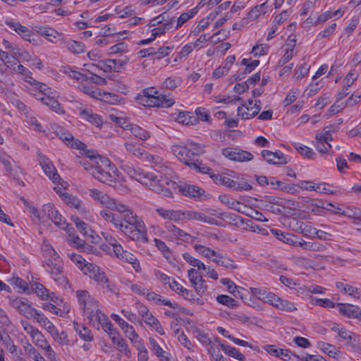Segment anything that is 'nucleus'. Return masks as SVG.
<instances>
[{
  "instance_id": "nucleus-49",
  "label": "nucleus",
  "mask_w": 361,
  "mask_h": 361,
  "mask_svg": "<svg viewBox=\"0 0 361 361\" xmlns=\"http://www.w3.org/2000/svg\"><path fill=\"white\" fill-rule=\"evenodd\" d=\"M267 11V4L266 3H263L260 5L255 6L251 11H249L247 16L250 19H256L259 16L265 14Z\"/></svg>"
},
{
  "instance_id": "nucleus-24",
  "label": "nucleus",
  "mask_w": 361,
  "mask_h": 361,
  "mask_svg": "<svg viewBox=\"0 0 361 361\" xmlns=\"http://www.w3.org/2000/svg\"><path fill=\"white\" fill-rule=\"evenodd\" d=\"M156 211L160 216L165 219H169L174 221H182L183 210H169L164 208H158Z\"/></svg>"
},
{
  "instance_id": "nucleus-20",
  "label": "nucleus",
  "mask_w": 361,
  "mask_h": 361,
  "mask_svg": "<svg viewBox=\"0 0 361 361\" xmlns=\"http://www.w3.org/2000/svg\"><path fill=\"white\" fill-rule=\"evenodd\" d=\"M271 232L279 240L295 247L298 246V243L300 238L291 233H283L278 229H271Z\"/></svg>"
},
{
  "instance_id": "nucleus-16",
  "label": "nucleus",
  "mask_w": 361,
  "mask_h": 361,
  "mask_svg": "<svg viewBox=\"0 0 361 361\" xmlns=\"http://www.w3.org/2000/svg\"><path fill=\"white\" fill-rule=\"evenodd\" d=\"M6 24L13 30L18 33L25 40L32 42L35 41L34 39H31V37L34 35L32 31L25 26L22 25L18 22H14L12 20H6Z\"/></svg>"
},
{
  "instance_id": "nucleus-47",
  "label": "nucleus",
  "mask_w": 361,
  "mask_h": 361,
  "mask_svg": "<svg viewBox=\"0 0 361 361\" xmlns=\"http://www.w3.org/2000/svg\"><path fill=\"white\" fill-rule=\"evenodd\" d=\"M250 290L253 295H255L259 300H260L264 302L268 303L269 299L271 298L272 293L267 292L264 290L257 288H251Z\"/></svg>"
},
{
  "instance_id": "nucleus-6",
  "label": "nucleus",
  "mask_w": 361,
  "mask_h": 361,
  "mask_svg": "<svg viewBox=\"0 0 361 361\" xmlns=\"http://www.w3.org/2000/svg\"><path fill=\"white\" fill-rule=\"evenodd\" d=\"M173 184V183L168 178L154 174V177L149 181L148 187L158 193H162L164 196L170 197L172 192L169 187Z\"/></svg>"
},
{
  "instance_id": "nucleus-45",
  "label": "nucleus",
  "mask_w": 361,
  "mask_h": 361,
  "mask_svg": "<svg viewBox=\"0 0 361 361\" xmlns=\"http://www.w3.org/2000/svg\"><path fill=\"white\" fill-rule=\"evenodd\" d=\"M194 249L200 255H201L208 259L212 258V257H215V256L216 255V253H217V252H216L215 250H214L208 247H205L204 245H200V244H195Z\"/></svg>"
},
{
  "instance_id": "nucleus-32",
  "label": "nucleus",
  "mask_w": 361,
  "mask_h": 361,
  "mask_svg": "<svg viewBox=\"0 0 361 361\" xmlns=\"http://www.w3.org/2000/svg\"><path fill=\"white\" fill-rule=\"evenodd\" d=\"M40 102L44 105L49 106L50 109L58 114H61L64 113V111L61 106V104L56 99L54 98V97L47 95L46 97L40 98Z\"/></svg>"
},
{
  "instance_id": "nucleus-14",
  "label": "nucleus",
  "mask_w": 361,
  "mask_h": 361,
  "mask_svg": "<svg viewBox=\"0 0 361 361\" xmlns=\"http://www.w3.org/2000/svg\"><path fill=\"white\" fill-rule=\"evenodd\" d=\"M62 200L64 201V202L70 206L71 207H73L77 211L81 214H86L87 211L86 209V207L83 203V202L79 199L78 197L69 194L68 192H63L61 195Z\"/></svg>"
},
{
  "instance_id": "nucleus-15",
  "label": "nucleus",
  "mask_w": 361,
  "mask_h": 361,
  "mask_svg": "<svg viewBox=\"0 0 361 361\" xmlns=\"http://www.w3.org/2000/svg\"><path fill=\"white\" fill-rule=\"evenodd\" d=\"M337 308L341 315L348 318L360 319L361 317V309L358 306L349 303H337Z\"/></svg>"
},
{
  "instance_id": "nucleus-4",
  "label": "nucleus",
  "mask_w": 361,
  "mask_h": 361,
  "mask_svg": "<svg viewBox=\"0 0 361 361\" xmlns=\"http://www.w3.org/2000/svg\"><path fill=\"white\" fill-rule=\"evenodd\" d=\"M173 154L180 161L188 166L190 168L197 161L200 154L203 153V149H200L196 143L192 142L190 147L173 145L171 147Z\"/></svg>"
},
{
  "instance_id": "nucleus-46",
  "label": "nucleus",
  "mask_w": 361,
  "mask_h": 361,
  "mask_svg": "<svg viewBox=\"0 0 361 361\" xmlns=\"http://www.w3.org/2000/svg\"><path fill=\"white\" fill-rule=\"evenodd\" d=\"M78 163L84 168L85 171H89L92 175L94 172V166L97 164V157L92 159L82 158L79 159Z\"/></svg>"
},
{
  "instance_id": "nucleus-27",
  "label": "nucleus",
  "mask_w": 361,
  "mask_h": 361,
  "mask_svg": "<svg viewBox=\"0 0 361 361\" xmlns=\"http://www.w3.org/2000/svg\"><path fill=\"white\" fill-rule=\"evenodd\" d=\"M123 128L129 130L135 137L142 140H146L150 137L149 133L147 130L137 125L127 124L126 126H123Z\"/></svg>"
},
{
  "instance_id": "nucleus-42",
  "label": "nucleus",
  "mask_w": 361,
  "mask_h": 361,
  "mask_svg": "<svg viewBox=\"0 0 361 361\" xmlns=\"http://www.w3.org/2000/svg\"><path fill=\"white\" fill-rule=\"evenodd\" d=\"M120 259L132 264L135 271L138 272L140 270V266L138 260L135 255L130 252L126 251L123 255L120 257Z\"/></svg>"
},
{
  "instance_id": "nucleus-10",
  "label": "nucleus",
  "mask_w": 361,
  "mask_h": 361,
  "mask_svg": "<svg viewBox=\"0 0 361 361\" xmlns=\"http://www.w3.org/2000/svg\"><path fill=\"white\" fill-rule=\"evenodd\" d=\"M11 304L13 307L27 319H32L34 314H36V309L32 307L31 303L25 298H16Z\"/></svg>"
},
{
  "instance_id": "nucleus-59",
  "label": "nucleus",
  "mask_w": 361,
  "mask_h": 361,
  "mask_svg": "<svg viewBox=\"0 0 361 361\" xmlns=\"http://www.w3.org/2000/svg\"><path fill=\"white\" fill-rule=\"evenodd\" d=\"M217 302L226 305L228 307H234L237 306L236 302L234 299L226 295H219L216 298Z\"/></svg>"
},
{
  "instance_id": "nucleus-60",
  "label": "nucleus",
  "mask_w": 361,
  "mask_h": 361,
  "mask_svg": "<svg viewBox=\"0 0 361 361\" xmlns=\"http://www.w3.org/2000/svg\"><path fill=\"white\" fill-rule=\"evenodd\" d=\"M192 166V167H191L190 169L196 171L197 172L212 175V169L209 166H206L205 164H202V161H200L198 159Z\"/></svg>"
},
{
  "instance_id": "nucleus-25",
  "label": "nucleus",
  "mask_w": 361,
  "mask_h": 361,
  "mask_svg": "<svg viewBox=\"0 0 361 361\" xmlns=\"http://www.w3.org/2000/svg\"><path fill=\"white\" fill-rule=\"evenodd\" d=\"M111 334V335L110 338L116 345V349L129 357L130 354V349L125 340L121 336L120 334L118 331H114Z\"/></svg>"
},
{
  "instance_id": "nucleus-12",
  "label": "nucleus",
  "mask_w": 361,
  "mask_h": 361,
  "mask_svg": "<svg viewBox=\"0 0 361 361\" xmlns=\"http://www.w3.org/2000/svg\"><path fill=\"white\" fill-rule=\"evenodd\" d=\"M38 161L44 172L54 182H58L61 178L52 162L47 157L39 154Z\"/></svg>"
},
{
  "instance_id": "nucleus-44",
  "label": "nucleus",
  "mask_w": 361,
  "mask_h": 361,
  "mask_svg": "<svg viewBox=\"0 0 361 361\" xmlns=\"http://www.w3.org/2000/svg\"><path fill=\"white\" fill-rule=\"evenodd\" d=\"M262 202L267 203L266 204L268 205L276 204L282 207H285L286 203H288V204L290 203V201L286 200L281 197L273 195L265 196Z\"/></svg>"
},
{
  "instance_id": "nucleus-23",
  "label": "nucleus",
  "mask_w": 361,
  "mask_h": 361,
  "mask_svg": "<svg viewBox=\"0 0 361 361\" xmlns=\"http://www.w3.org/2000/svg\"><path fill=\"white\" fill-rule=\"evenodd\" d=\"M144 159L152 163V166L159 173H164L168 169V166L164 162L163 159L157 155H152L147 152Z\"/></svg>"
},
{
  "instance_id": "nucleus-41",
  "label": "nucleus",
  "mask_w": 361,
  "mask_h": 361,
  "mask_svg": "<svg viewBox=\"0 0 361 361\" xmlns=\"http://www.w3.org/2000/svg\"><path fill=\"white\" fill-rule=\"evenodd\" d=\"M81 115L83 119L97 126H99L102 123L100 117L97 114H93L92 111L83 110Z\"/></svg>"
},
{
  "instance_id": "nucleus-9",
  "label": "nucleus",
  "mask_w": 361,
  "mask_h": 361,
  "mask_svg": "<svg viewBox=\"0 0 361 361\" xmlns=\"http://www.w3.org/2000/svg\"><path fill=\"white\" fill-rule=\"evenodd\" d=\"M89 195L99 204L105 206L109 209H114L116 207L117 202L116 200L110 197L106 193L95 188L88 190Z\"/></svg>"
},
{
  "instance_id": "nucleus-64",
  "label": "nucleus",
  "mask_w": 361,
  "mask_h": 361,
  "mask_svg": "<svg viewBox=\"0 0 361 361\" xmlns=\"http://www.w3.org/2000/svg\"><path fill=\"white\" fill-rule=\"evenodd\" d=\"M209 353L215 361H228L221 353L219 349L211 345L208 350Z\"/></svg>"
},
{
  "instance_id": "nucleus-26",
  "label": "nucleus",
  "mask_w": 361,
  "mask_h": 361,
  "mask_svg": "<svg viewBox=\"0 0 361 361\" xmlns=\"http://www.w3.org/2000/svg\"><path fill=\"white\" fill-rule=\"evenodd\" d=\"M212 261L216 264L228 269H238V265L235 263L233 259L219 252L216 253V255L212 259Z\"/></svg>"
},
{
  "instance_id": "nucleus-56",
  "label": "nucleus",
  "mask_w": 361,
  "mask_h": 361,
  "mask_svg": "<svg viewBox=\"0 0 361 361\" xmlns=\"http://www.w3.org/2000/svg\"><path fill=\"white\" fill-rule=\"evenodd\" d=\"M172 25V22H166L161 26L158 27H155L152 30V39H155V38L159 36L166 33L167 30H169Z\"/></svg>"
},
{
  "instance_id": "nucleus-35",
  "label": "nucleus",
  "mask_w": 361,
  "mask_h": 361,
  "mask_svg": "<svg viewBox=\"0 0 361 361\" xmlns=\"http://www.w3.org/2000/svg\"><path fill=\"white\" fill-rule=\"evenodd\" d=\"M221 350L227 354L228 356L232 357L240 361H244L245 360V355H243L238 349L231 347L230 345L220 343Z\"/></svg>"
},
{
  "instance_id": "nucleus-43",
  "label": "nucleus",
  "mask_w": 361,
  "mask_h": 361,
  "mask_svg": "<svg viewBox=\"0 0 361 361\" xmlns=\"http://www.w3.org/2000/svg\"><path fill=\"white\" fill-rule=\"evenodd\" d=\"M62 73L68 75L70 78L75 79L77 80H82L83 81V79H87V75L80 73L78 71H76L75 70H73L71 66H63L61 68Z\"/></svg>"
},
{
  "instance_id": "nucleus-28",
  "label": "nucleus",
  "mask_w": 361,
  "mask_h": 361,
  "mask_svg": "<svg viewBox=\"0 0 361 361\" xmlns=\"http://www.w3.org/2000/svg\"><path fill=\"white\" fill-rule=\"evenodd\" d=\"M219 199L222 203L226 204L229 208L246 214V212L242 209V207L245 209H247V206L243 204L239 201L233 200L226 195H219Z\"/></svg>"
},
{
  "instance_id": "nucleus-57",
  "label": "nucleus",
  "mask_w": 361,
  "mask_h": 361,
  "mask_svg": "<svg viewBox=\"0 0 361 361\" xmlns=\"http://www.w3.org/2000/svg\"><path fill=\"white\" fill-rule=\"evenodd\" d=\"M295 148L302 155L310 159H314V156L316 154L311 148L299 143L295 145Z\"/></svg>"
},
{
  "instance_id": "nucleus-7",
  "label": "nucleus",
  "mask_w": 361,
  "mask_h": 361,
  "mask_svg": "<svg viewBox=\"0 0 361 361\" xmlns=\"http://www.w3.org/2000/svg\"><path fill=\"white\" fill-rule=\"evenodd\" d=\"M222 154L235 161L245 162L253 159L252 153L238 148L227 147L222 149Z\"/></svg>"
},
{
  "instance_id": "nucleus-48",
  "label": "nucleus",
  "mask_w": 361,
  "mask_h": 361,
  "mask_svg": "<svg viewBox=\"0 0 361 361\" xmlns=\"http://www.w3.org/2000/svg\"><path fill=\"white\" fill-rule=\"evenodd\" d=\"M294 44L287 43V48L286 49V52L282 56V58L278 62V66H283L285 65L290 59H291L294 55Z\"/></svg>"
},
{
  "instance_id": "nucleus-22",
  "label": "nucleus",
  "mask_w": 361,
  "mask_h": 361,
  "mask_svg": "<svg viewBox=\"0 0 361 361\" xmlns=\"http://www.w3.org/2000/svg\"><path fill=\"white\" fill-rule=\"evenodd\" d=\"M261 102L259 100L255 101V103L253 104V107H250V110L252 111V114L247 113L245 109L247 111H250V108L245 106V104H242L238 106L237 109L238 115L242 118V119L246 120L250 118L255 117L258 114L259 111L261 110L260 106Z\"/></svg>"
},
{
  "instance_id": "nucleus-13",
  "label": "nucleus",
  "mask_w": 361,
  "mask_h": 361,
  "mask_svg": "<svg viewBox=\"0 0 361 361\" xmlns=\"http://www.w3.org/2000/svg\"><path fill=\"white\" fill-rule=\"evenodd\" d=\"M262 158L270 164H286L288 163L287 157L281 151L273 152L269 150L261 152Z\"/></svg>"
},
{
  "instance_id": "nucleus-2",
  "label": "nucleus",
  "mask_w": 361,
  "mask_h": 361,
  "mask_svg": "<svg viewBox=\"0 0 361 361\" xmlns=\"http://www.w3.org/2000/svg\"><path fill=\"white\" fill-rule=\"evenodd\" d=\"M92 176L103 183L112 185L118 178V170L109 159L99 156Z\"/></svg>"
},
{
  "instance_id": "nucleus-39",
  "label": "nucleus",
  "mask_w": 361,
  "mask_h": 361,
  "mask_svg": "<svg viewBox=\"0 0 361 361\" xmlns=\"http://www.w3.org/2000/svg\"><path fill=\"white\" fill-rule=\"evenodd\" d=\"M298 244L299 247L308 250L324 251L326 249V246L322 244L318 243L306 242L302 238L300 239V241Z\"/></svg>"
},
{
  "instance_id": "nucleus-58",
  "label": "nucleus",
  "mask_w": 361,
  "mask_h": 361,
  "mask_svg": "<svg viewBox=\"0 0 361 361\" xmlns=\"http://www.w3.org/2000/svg\"><path fill=\"white\" fill-rule=\"evenodd\" d=\"M278 357L285 361H298L300 359L298 355L292 354L289 350L281 348H280Z\"/></svg>"
},
{
  "instance_id": "nucleus-40",
  "label": "nucleus",
  "mask_w": 361,
  "mask_h": 361,
  "mask_svg": "<svg viewBox=\"0 0 361 361\" xmlns=\"http://www.w3.org/2000/svg\"><path fill=\"white\" fill-rule=\"evenodd\" d=\"M124 147L126 151L133 155L144 159L146 152L142 150L141 148L137 147L135 144L131 142H126Z\"/></svg>"
},
{
  "instance_id": "nucleus-19",
  "label": "nucleus",
  "mask_w": 361,
  "mask_h": 361,
  "mask_svg": "<svg viewBox=\"0 0 361 361\" xmlns=\"http://www.w3.org/2000/svg\"><path fill=\"white\" fill-rule=\"evenodd\" d=\"M127 173L130 178L135 179L140 183L148 186L149 181L154 177L153 173H145L140 169H134L128 167Z\"/></svg>"
},
{
  "instance_id": "nucleus-3",
  "label": "nucleus",
  "mask_w": 361,
  "mask_h": 361,
  "mask_svg": "<svg viewBox=\"0 0 361 361\" xmlns=\"http://www.w3.org/2000/svg\"><path fill=\"white\" fill-rule=\"evenodd\" d=\"M43 255L47 259L44 267L55 280H60L63 276V262L56 252L49 243H44L42 246Z\"/></svg>"
},
{
  "instance_id": "nucleus-1",
  "label": "nucleus",
  "mask_w": 361,
  "mask_h": 361,
  "mask_svg": "<svg viewBox=\"0 0 361 361\" xmlns=\"http://www.w3.org/2000/svg\"><path fill=\"white\" fill-rule=\"evenodd\" d=\"M113 210L118 211L123 222L124 233L133 240L147 243V229L143 221L138 219L137 214L127 206L116 203Z\"/></svg>"
},
{
  "instance_id": "nucleus-51",
  "label": "nucleus",
  "mask_w": 361,
  "mask_h": 361,
  "mask_svg": "<svg viewBox=\"0 0 361 361\" xmlns=\"http://www.w3.org/2000/svg\"><path fill=\"white\" fill-rule=\"evenodd\" d=\"M197 11V7H195L187 12L183 13L178 18L176 28L181 27L187 20L196 15Z\"/></svg>"
},
{
  "instance_id": "nucleus-29",
  "label": "nucleus",
  "mask_w": 361,
  "mask_h": 361,
  "mask_svg": "<svg viewBox=\"0 0 361 361\" xmlns=\"http://www.w3.org/2000/svg\"><path fill=\"white\" fill-rule=\"evenodd\" d=\"M180 192L190 197H199L204 193V190L195 185H183L179 187Z\"/></svg>"
},
{
  "instance_id": "nucleus-8",
  "label": "nucleus",
  "mask_w": 361,
  "mask_h": 361,
  "mask_svg": "<svg viewBox=\"0 0 361 361\" xmlns=\"http://www.w3.org/2000/svg\"><path fill=\"white\" fill-rule=\"evenodd\" d=\"M182 221L195 220L204 222L211 225L222 226L223 224L215 219L208 216L203 213L197 212L192 210H183Z\"/></svg>"
},
{
  "instance_id": "nucleus-36",
  "label": "nucleus",
  "mask_w": 361,
  "mask_h": 361,
  "mask_svg": "<svg viewBox=\"0 0 361 361\" xmlns=\"http://www.w3.org/2000/svg\"><path fill=\"white\" fill-rule=\"evenodd\" d=\"M138 312L140 315L142 317V319L144 320V322L149 326H151L152 324H154L155 321L157 320V319L154 317L152 315V314L149 312L148 308L143 305H139Z\"/></svg>"
},
{
  "instance_id": "nucleus-33",
  "label": "nucleus",
  "mask_w": 361,
  "mask_h": 361,
  "mask_svg": "<svg viewBox=\"0 0 361 361\" xmlns=\"http://www.w3.org/2000/svg\"><path fill=\"white\" fill-rule=\"evenodd\" d=\"M64 47L69 51L79 54L84 52L85 45L82 42L74 40H67L63 42Z\"/></svg>"
},
{
  "instance_id": "nucleus-31",
  "label": "nucleus",
  "mask_w": 361,
  "mask_h": 361,
  "mask_svg": "<svg viewBox=\"0 0 361 361\" xmlns=\"http://www.w3.org/2000/svg\"><path fill=\"white\" fill-rule=\"evenodd\" d=\"M145 296L149 301H153L155 302H160L163 305L169 306L171 308H177L178 305L177 303H173L169 300L162 299V297L157 294L154 292H150L149 290H147Z\"/></svg>"
},
{
  "instance_id": "nucleus-52",
  "label": "nucleus",
  "mask_w": 361,
  "mask_h": 361,
  "mask_svg": "<svg viewBox=\"0 0 361 361\" xmlns=\"http://www.w3.org/2000/svg\"><path fill=\"white\" fill-rule=\"evenodd\" d=\"M74 327L80 337L83 340L91 341L93 339L91 331L87 328L80 326V325L77 323H74Z\"/></svg>"
},
{
  "instance_id": "nucleus-54",
  "label": "nucleus",
  "mask_w": 361,
  "mask_h": 361,
  "mask_svg": "<svg viewBox=\"0 0 361 361\" xmlns=\"http://www.w3.org/2000/svg\"><path fill=\"white\" fill-rule=\"evenodd\" d=\"M54 341H56L60 345H68L70 344V341L68 338V335L66 332L61 331L59 332L57 329H55V334H51Z\"/></svg>"
},
{
  "instance_id": "nucleus-17",
  "label": "nucleus",
  "mask_w": 361,
  "mask_h": 361,
  "mask_svg": "<svg viewBox=\"0 0 361 361\" xmlns=\"http://www.w3.org/2000/svg\"><path fill=\"white\" fill-rule=\"evenodd\" d=\"M111 317L112 319H114L119 325V326L126 334V337H128L131 341V342H133L135 340H137V338H139V336L135 331L133 326L128 324L118 314H112Z\"/></svg>"
},
{
  "instance_id": "nucleus-11",
  "label": "nucleus",
  "mask_w": 361,
  "mask_h": 361,
  "mask_svg": "<svg viewBox=\"0 0 361 361\" xmlns=\"http://www.w3.org/2000/svg\"><path fill=\"white\" fill-rule=\"evenodd\" d=\"M55 131L59 139L65 142L66 145H71V147L80 150H84L87 148L85 143L78 140H75L73 136L63 128L58 126Z\"/></svg>"
},
{
  "instance_id": "nucleus-61",
  "label": "nucleus",
  "mask_w": 361,
  "mask_h": 361,
  "mask_svg": "<svg viewBox=\"0 0 361 361\" xmlns=\"http://www.w3.org/2000/svg\"><path fill=\"white\" fill-rule=\"evenodd\" d=\"M31 338H32V342L37 346H38L42 349L48 345L47 340L44 338V336L42 334V333L39 331H38Z\"/></svg>"
},
{
  "instance_id": "nucleus-55",
  "label": "nucleus",
  "mask_w": 361,
  "mask_h": 361,
  "mask_svg": "<svg viewBox=\"0 0 361 361\" xmlns=\"http://www.w3.org/2000/svg\"><path fill=\"white\" fill-rule=\"evenodd\" d=\"M129 60L130 59L128 56H123L118 59H107V63H111L116 68V69L114 70V72H119L121 69H122L123 66L127 64Z\"/></svg>"
},
{
  "instance_id": "nucleus-38",
  "label": "nucleus",
  "mask_w": 361,
  "mask_h": 361,
  "mask_svg": "<svg viewBox=\"0 0 361 361\" xmlns=\"http://www.w3.org/2000/svg\"><path fill=\"white\" fill-rule=\"evenodd\" d=\"M149 343L152 352L159 358L161 361H169V357L165 355V351L161 348L158 343L152 338H149Z\"/></svg>"
},
{
  "instance_id": "nucleus-30",
  "label": "nucleus",
  "mask_w": 361,
  "mask_h": 361,
  "mask_svg": "<svg viewBox=\"0 0 361 361\" xmlns=\"http://www.w3.org/2000/svg\"><path fill=\"white\" fill-rule=\"evenodd\" d=\"M298 187L302 189L307 190H313V191H319L325 194L329 192L326 185L325 183H319L317 185L310 180H301L298 183Z\"/></svg>"
},
{
  "instance_id": "nucleus-63",
  "label": "nucleus",
  "mask_w": 361,
  "mask_h": 361,
  "mask_svg": "<svg viewBox=\"0 0 361 361\" xmlns=\"http://www.w3.org/2000/svg\"><path fill=\"white\" fill-rule=\"evenodd\" d=\"M43 211L51 221H52L55 216L59 212L52 204H44L43 206Z\"/></svg>"
},
{
  "instance_id": "nucleus-5",
  "label": "nucleus",
  "mask_w": 361,
  "mask_h": 361,
  "mask_svg": "<svg viewBox=\"0 0 361 361\" xmlns=\"http://www.w3.org/2000/svg\"><path fill=\"white\" fill-rule=\"evenodd\" d=\"M82 271H83L85 274L88 273L90 278L94 279L102 288H106L111 293H118L116 286L109 281L105 273L102 271L97 265L87 263L82 268Z\"/></svg>"
},
{
  "instance_id": "nucleus-37",
  "label": "nucleus",
  "mask_w": 361,
  "mask_h": 361,
  "mask_svg": "<svg viewBox=\"0 0 361 361\" xmlns=\"http://www.w3.org/2000/svg\"><path fill=\"white\" fill-rule=\"evenodd\" d=\"M135 348H137L138 361H147L148 360V352L146 349L142 341L139 338L137 340H135L132 342Z\"/></svg>"
},
{
  "instance_id": "nucleus-50",
  "label": "nucleus",
  "mask_w": 361,
  "mask_h": 361,
  "mask_svg": "<svg viewBox=\"0 0 361 361\" xmlns=\"http://www.w3.org/2000/svg\"><path fill=\"white\" fill-rule=\"evenodd\" d=\"M28 83L33 86L36 90L44 94V95H50L52 94L51 89L46 84L40 82L35 79L28 80Z\"/></svg>"
},
{
  "instance_id": "nucleus-34",
  "label": "nucleus",
  "mask_w": 361,
  "mask_h": 361,
  "mask_svg": "<svg viewBox=\"0 0 361 361\" xmlns=\"http://www.w3.org/2000/svg\"><path fill=\"white\" fill-rule=\"evenodd\" d=\"M173 101L167 99L166 96L162 94H156L152 100V106L153 107H170L173 104Z\"/></svg>"
},
{
  "instance_id": "nucleus-18",
  "label": "nucleus",
  "mask_w": 361,
  "mask_h": 361,
  "mask_svg": "<svg viewBox=\"0 0 361 361\" xmlns=\"http://www.w3.org/2000/svg\"><path fill=\"white\" fill-rule=\"evenodd\" d=\"M222 185L239 191H249L252 189V185L243 178L240 180H233L226 176V178L222 180Z\"/></svg>"
},
{
  "instance_id": "nucleus-53",
  "label": "nucleus",
  "mask_w": 361,
  "mask_h": 361,
  "mask_svg": "<svg viewBox=\"0 0 361 361\" xmlns=\"http://www.w3.org/2000/svg\"><path fill=\"white\" fill-rule=\"evenodd\" d=\"M310 300L312 304L319 305L321 307H327V308H334L337 307V303L334 302L329 299H319L314 297L310 298Z\"/></svg>"
},
{
  "instance_id": "nucleus-62",
  "label": "nucleus",
  "mask_w": 361,
  "mask_h": 361,
  "mask_svg": "<svg viewBox=\"0 0 361 361\" xmlns=\"http://www.w3.org/2000/svg\"><path fill=\"white\" fill-rule=\"evenodd\" d=\"M3 44L6 49L11 50V54L13 58L17 59L18 56H22V54L20 51V49L13 46V44L8 40L4 39Z\"/></svg>"
},
{
  "instance_id": "nucleus-21",
  "label": "nucleus",
  "mask_w": 361,
  "mask_h": 361,
  "mask_svg": "<svg viewBox=\"0 0 361 361\" xmlns=\"http://www.w3.org/2000/svg\"><path fill=\"white\" fill-rule=\"evenodd\" d=\"M77 297L78 299V302L81 306H82V310L84 312L92 319V317L94 316L93 314L94 311H90L89 305L91 303L90 296L89 293L87 290H78L77 291Z\"/></svg>"
}]
</instances>
